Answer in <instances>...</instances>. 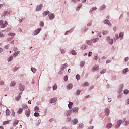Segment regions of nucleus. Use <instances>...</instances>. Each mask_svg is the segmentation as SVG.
<instances>
[{
    "label": "nucleus",
    "mask_w": 129,
    "mask_h": 129,
    "mask_svg": "<svg viewBox=\"0 0 129 129\" xmlns=\"http://www.w3.org/2000/svg\"><path fill=\"white\" fill-rule=\"evenodd\" d=\"M30 113H31V110L30 109H28L25 111V114L27 117H29V116H30Z\"/></svg>",
    "instance_id": "nucleus-4"
},
{
    "label": "nucleus",
    "mask_w": 129,
    "mask_h": 129,
    "mask_svg": "<svg viewBox=\"0 0 129 129\" xmlns=\"http://www.w3.org/2000/svg\"><path fill=\"white\" fill-rule=\"evenodd\" d=\"M73 86V85H72V84H69L68 86H67V88L69 89H71V88H72Z\"/></svg>",
    "instance_id": "nucleus-25"
},
{
    "label": "nucleus",
    "mask_w": 129,
    "mask_h": 129,
    "mask_svg": "<svg viewBox=\"0 0 129 129\" xmlns=\"http://www.w3.org/2000/svg\"><path fill=\"white\" fill-rule=\"evenodd\" d=\"M22 112H23V109L22 108H20L18 111H17V113L18 114H21V113H22Z\"/></svg>",
    "instance_id": "nucleus-26"
},
{
    "label": "nucleus",
    "mask_w": 129,
    "mask_h": 129,
    "mask_svg": "<svg viewBox=\"0 0 129 129\" xmlns=\"http://www.w3.org/2000/svg\"><path fill=\"white\" fill-rule=\"evenodd\" d=\"M41 30H42L41 28H38L37 30H36L34 32V36H36V35H38L40 32H41Z\"/></svg>",
    "instance_id": "nucleus-7"
},
{
    "label": "nucleus",
    "mask_w": 129,
    "mask_h": 129,
    "mask_svg": "<svg viewBox=\"0 0 129 129\" xmlns=\"http://www.w3.org/2000/svg\"><path fill=\"white\" fill-rule=\"evenodd\" d=\"M104 23L106 25H108L109 26V27H111V23H110V22H109V20H105Z\"/></svg>",
    "instance_id": "nucleus-6"
},
{
    "label": "nucleus",
    "mask_w": 129,
    "mask_h": 129,
    "mask_svg": "<svg viewBox=\"0 0 129 129\" xmlns=\"http://www.w3.org/2000/svg\"><path fill=\"white\" fill-rule=\"evenodd\" d=\"M73 105V103L72 102H70L68 104V107L70 108V109H71L72 108V105Z\"/></svg>",
    "instance_id": "nucleus-17"
},
{
    "label": "nucleus",
    "mask_w": 129,
    "mask_h": 129,
    "mask_svg": "<svg viewBox=\"0 0 129 129\" xmlns=\"http://www.w3.org/2000/svg\"><path fill=\"white\" fill-rule=\"evenodd\" d=\"M11 114V111H10V110L7 109L6 110V115L7 116H9Z\"/></svg>",
    "instance_id": "nucleus-16"
},
{
    "label": "nucleus",
    "mask_w": 129,
    "mask_h": 129,
    "mask_svg": "<svg viewBox=\"0 0 129 129\" xmlns=\"http://www.w3.org/2000/svg\"><path fill=\"white\" fill-rule=\"evenodd\" d=\"M57 99H58V98H51L49 100V103H54V102H56V101H57Z\"/></svg>",
    "instance_id": "nucleus-5"
},
{
    "label": "nucleus",
    "mask_w": 129,
    "mask_h": 129,
    "mask_svg": "<svg viewBox=\"0 0 129 129\" xmlns=\"http://www.w3.org/2000/svg\"><path fill=\"white\" fill-rule=\"evenodd\" d=\"M67 66H68V64H67V63H64L62 66V68H61V69H62V70H64V69H65V68H66V67H67Z\"/></svg>",
    "instance_id": "nucleus-32"
},
{
    "label": "nucleus",
    "mask_w": 129,
    "mask_h": 129,
    "mask_svg": "<svg viewBox=\"0 0 129 129\" xmlns=\"http://www.w3.org/2000/svg\"><path fill=\"white\" fill-rule=\"evenodd\" d=\"M13 60V56H10V57L8 58V62H11Z\"/></svg>",
    "instance_id": "nucleus-40"
},
{
    "label": "nucleus",
    "mask_w": 129,
    "mask_h": 129,
    "mask_svg": "<svg viewBox=\"0 0 129 129\" xmlns=\"http://www.w3.org/2000/svg\"><path fill=\"white\" fill-rule=\"evenodd\" d=\"M0 37H5V35L3 34V33L0 32Z\"/></svg>",
    "instance_id": "nucleus-57"
},
{
    "label": "nucleus",
    "mask_w": 129,
    "mask_h": 129,
    "mask_svg": "<svg viewBox=\"0 0 129 129\" xmlns=\"http://www.w3.org/2000/svg\"><path fill=\"white\" fill-rule=\"evenodd\" d=\"M81 7H82V4L80 3L78 6L79 10V9H80V8H81Z\"/></svg>",
    "instance_id": "nucleus-52"
},
{
    "label": "nucleus",
    "mask_w": 129,
    "mask_h": 129,
    "mask_svg": "<svg viewBox=\"0 0 129 129\" xmlns=\"http://www.w3.org/2000/svg\"><path fill=\"white\" fill-rule=\"evenodd\" d=\"M93 128H94V127L93 126L89 127V129H93Z\"/></svg>",
    "instance_id": "nucleus-64"
},
{
    "label": "nucleus",
    "mask_w": 129,
    "mask_h": 129,
    "mask_svg": "<svg viewBox=\"0 0 129 129\" xmlns=\"http://www.w3.org/2000/svg\"><path fill=\"white\" fill-rule=\"evenodd\" d=\"M124 60H125V62H127V61H128V60H129V58L127 57L125 58Z\"/></svg>",
    "instance_id": "nucleus-62"
},
{
    "label": "nucleus",
    "mask_w": 129,
    "mask_h": 129,
    "mask_svg": "<svg viewBox=\"0 0 129 129\" xmlns=\"http://www.w3.org/2000/svg\"><path fill=\"white\" fill-rule=\"evenodd\" d=\"M19 54H20V51H17L16 52H15L13 56L14 57H17V56H18V55H19Z\"/></svg>",
    "instance_id": "nucleus-31"
},
{
    "label": "nucleus",
    "mask_w": 129,
    "mask_h": 129,
    "mask_svg": "<svg viewBox=\"0 0 129 129\" xmlns=\"http://www.w3.org/2000/svg\"><path fill=\"white\" fill-rule=\"evenodd\" d=\"M99 69V66L98 65H96L93 67V71H96V70H98Z\"/></svg>",
    "instance_id": "nucleus-11"
},
{
    "label": "nucleus",
    "mask_w": 129,
    "mask_h": 129,
    "mask_svg": "<svg viewBox=\"0 0 129 129\" xmlns=\"http://www.w3.org/2000/svg\"><path fill=\"white\" fill-rule=\"evenodd\" d=\"M80 92H81V91H80L79 90H78L76 92V94H77V95H79V94H80Z\"/></svg>",
    "instance_id": "nucleus-46"
},
{
    "label": "nucleus",
    "mask_w": 129,
    "mask_h": 129,
    "mask_svg": "<svg viewBox=\"0 0 129 129\" xmlns=\"http://www.w3.org/2000/svg\"><path fill=\"white\" fill-rule=\"evenodd\" d=\"M22 93H20L19 95H18L15 98V99L16 100H17V101H19V100H20V99L21 98V94H22Z\"/></svg>",
    "instance_id": "nucleus-14"
},
{
    "label": "nucleus",
    "mask_w": 129,
    "mask_h": 129,
    "mask_svg": "<svg viewBox=\"0 0 129 129\" xmlns=\"http://www.w3.org/2000/svg\"><path fill=\"white\" fill-rule=\"evenodd\" d=\"M73 112H77V111H78V108L75 107V108H73Z\"/></svg>",
    "instance_id": "nucleus-30"
},
{
    "label": "nucleus",
    "mask_w": 129,
    "mask_h": 129,
    "mask_svg": "<svg viewBox=\"0 0 129 129\" xmlns=\"http://www.w3.org/2000/svg\"><path fill=\"white\" fill-rule=\"evenodd\" d=\"M106 40L107 42H108V43L110 44V45H112L113 44V39H111L110 37L109 36L107 37Z\"/></svg>",
    "instance_id": "nucleus-1"
},
{
    "label": "nucleus",
    "mask_w": 129,
    "mask_h": 129,
    "mask_svg": "<svg viewBox=\"0 0 129 129\" xmlns=\"http://www.w3.org/2000/svg\"><path fill=\"white\" fill-rule=\"evenodd\" d=\"M58 88V86H57V84H55L54 86H53V90H56Z\"/></svg>",
    "instance_id": "nucleus-33"
},
{
    "label": "nucleus",
    "mask_w": 129,
    "mask_h": 129,
    "mask_svg": "<svg viewBox=\"0 0 129 129\" xmlns=\"http://www.w3.org/2000/svg\"><path fill=\"white\" fill-rule=\"evenodd\" d=\"M123 37V33L120 32L119 33V38H120V39L121 40Z\"/></svg>",
    "instance_id": "nucleus-29"
},
{
    "label": "nucleus",
    "mask_w": 129,
    "mask_h": 129,
    "mask_svg": "<svg viewBox=\"0 0 129 129\" xmlns=\"http://www.w3.org/2000/svg\"><path fill=\"white\" fill-rule=\"evenodd\" d=\"M22 108L24 109H27L28 108V106L27 105V104H23L22 105Z\"/></svg>",
    "instance_id": "nucleus-27"
},
{
    "label": "nucleus",
    "mask_w": 129,
    "mask_h": 129,
    "mask_svg": "<svg viewBox=\"0 0 129 129\" xmlns=\"http://www.w3.org/2000/svg\"><path fill=\"white\" fill-rule=\"evenodd\" d=\"M106 72V69H104L100 71L101 74H103L104 73H105Z\"/></svg>",
    "instance_id": "nucleus-28"
},
{
    "label": "nucleus",
    "mask_w": 129,
    "mask_h": 129,
    "mask_svg": "<svg viewBox=\"0 0 129 129\" xmlns=\"http://www.w3.org/2000/svg\"><path fill=\"white\" fill-rule=\"evenodd\" d=\"M50 14V11L47 10L44 12V13L42 14L43 17H45L47 16V15H49Z\"/></svg>",
    "instance_id": "nucleus-9"
},
{
    "label": "nucleus",
    "mask_w": 129,
    "mask_h": 129,
    "mask_svg": "<svg viewBox=\"0 0 129 129\" xmlns=\"http://www.w3.org/2000/svg\"><path fill=\"white\" fill-rule=\"evenodd\" d=\"M42 8H43V5L42 4H40L39 5H38L36 7V12H39V11H41V9H42Z\"/></svg>",
    "instance_id": "nucleus-3"
},
{
    "label": "nucleus",
    "mask_w": 129,
    "mask_h": 129,
    "mask_svg": "<svg viewBox=\"0 0 129 129\" xmlns=\"http://www.w3.org/2000/svg\"><path fill=\"white\" fill-rule=\"evenodd\" d=\"M31 71H32V72H33V73H36V69L34 68H31Z\"/></svg>",
    "instance_id": "nucleus-42"
},
{
    "label": "nucleus",
    "mask_w": 129,
    "mask_h": 129,
    "mask_svg": "<svg viewBox=\"0 0 129 129\" xmlns=\"http://www.w3.org/2000/svg\"><path fill=\"white\" fill-rule=\"evenodd\" d=\"M9 11H6L4 12V15L5 16H6V15H9Z\"/></svg>",
    "instance_id": "nucleus-51"
},
{
    "label": "nucleus",
    "mask_w": 129,
    "mask_h": 129,
    "mask_svg": "<svg viewBox=\"0 0 129 129\" xmlns=\"http://www.w3.org/2000/svg\"><path fill=\"white\" fill-rule=\"evenodd\" d=\"M44 22L41 21L40 22V27H44Z\"/></svg>",
    "instance_id": "nucleus-39"
},
{
    "label": "nucleus",
    "mask_w": 129,
    "mask_h": 129,
    "mask_svg": "<svg viewBox=\"0 0 129 129\" xmlns=\"http://www.w3.org/2000/svg\"><path fill=\"white\" fill-rule=\"evenodd\" d=\"M85 64V62H84V61H81L80 63L81 67H84Z\"/></svg>",
    "instance_id": "nucleus-36"
},
{
    "label": "nucleus",
    "mask_w": 129,
    "mask_h": 129,
    "mask_svg": "<svg viewBox=\"0 0 129 129\" xmlns=\"http://www.w3.org/2000/svg\"><path fill=\"white\" fill-rule=\"evenodd\" d=\"M128 124H129V121H126L125 122V125L126 126H127V125H128Z\"/></svg>",
    "instance_id": "nucleus-48"
},
{
    "label": "nucleus",
    "mask_w": 129,
    "mask_h": 129,
    "mask_svg": "<svg viewBox=\"0 0 129 129\" xmlns=\"http://www.w3.org/2000/svg\"><path fill=\"white\" fill-rule=\"evenodd\" d=\"M105 5H103L101 7V8L100 9L101 10H104V9H105Z\"/></svg>",
    "instance_id": "nucleus-44"
},
{
    "label": "nucleus",
    "mask_w": 129,
    "mask_h": 129,
    "mask_svg": "<svg viewBox=\"0 0 129 129\" xmlns=\"http://www.w3.org/2000/svg\"><path fill=\"white\" fill-rule=\"evenodd\" d=\"M73 3H77V2H80V0H72Z\"/></svg>",
    "instance_id": "nucleus-58"
},
{
    "label": "nucleus",
    "mask_w": 129,
    "mask_h": 129,
    "mask_svg": "<svg viewBox=\"0 0 129 129\" xmlns=\"http://www.w3.org/2000/svg\"><path fill=\"white\" fill-rule=\"evenodd\" d=\"M34 116H36V117H38V116H39V113L38 112H35L34 114Z\"/></svg>",
    "instance_id": "nucleus-45"
},
{
    "label": "nucleus",
    "mask_w": 129,
    "mask_h": 129,
    "mask_svg": "<svg viewBox=\"0 0 129 129\" xmlns=\"http://www.w3.org/2000/svg\"><path fill=\"white\" fill-rule=\"evenodd\" d=\"M92 40V43H96L97 41H98V38L94 39H91Z\"/></svg>",
    "instance_id": "nucleus-23"
},
{
    "label": "nucleus",
    "mask_w": 129,
    "mask_h": 129,
    "mask_svg": "<svg viewBox=\"0 0 129 129\" xmlns=\"http://www.w3.org/2000/svg\"><path fill=\"white\" fill-rule=\"evenodd\" d=\"M81 49H82L83 50H85V49H86V46L85 45H84V46L81 47Z\"/></svg>",
    "instance_id": "nucleus-59"
},
{
    "label": "nucleus",
    "mask_w": 129,
    "mask_h": 129,
    "mask_svg": "<svg viewBox=\"0 0 129 129\" xmlns=\"http://www.w3.org/2000/svg\"><path fill=\"white\" fill-rule=\"evenodd\" d=\"M83 86H84V87H85V86H89V83H88V82H85L83 84Z\"/></svg>",
    "instance_id": "nucleus-21"
},
{
    "label": "nucleus",
    "mask_w": 129,
    "mask_h": 129,
    "mask_svg": "<svg viewBox=\"0 0 129 129\" xmlns=\"http://www.w3.org/2000/svg\"><path fill=\"white\" fill-rule=\"evenodd\" d=\"M86 44H88V45H91L92 44V40H87Z\"/></svg>",
    "instance_id": "nucleus-22"
},
{
    "label": "nucleus",
    "mask_w": 129,
    "mask_h": 129,
    "mask_svg": "<svg viewBox=\"0 0 129 129\" xmlns=\"http://www.w3.org/2000/svg\"><path fill=\"white\" fill-rule=\"evenodd\" d=\"M108 33V31H103L102 32L103 35H107Z\"/></svg>",
    "instance_id": "nucleus-37"
},
{
    "label": "nucleus",
    "mask_w": 129,
    "mask_h": 129,
    "mask_svg": "<svg viewBox=\"0 0 129 129\" xmlns=\"http://www.w3.org/2000/svg\"><path fill=\"white\" fill-rule=\"evenodd\" d=\"M129 90H124V94H128Z\"/></svg>",
    "instance_id": "nucleus-38"
},
{
    "label": "nucleus",
    "mask_w": 129,
    "mask_h": 129,
    "mask_svg": "<svg viewBox=\"0 0 129 129\" xmlns=\"http://www.w3.org/2000/svg\"><path fill=\"white\" fill-rule=\"evenodd\" d=\"M122 123V120H119L117 121L116 125L115 126V128H118L120 125H121V124Z\"/></svg>",
    "instance_id": "nucleus-2"
},
{
    "label": "nucleus",
    "mask_w": 129,
    "mask_h": 129,
    "mask_svg": "<svg viewBox=\"0 0 129 129\" xmlns=\"http://www.w3.org/2000/svg\"><path fill=\"white\" fill-rule=\"evenodd\" d=\"M67 121H68V122L71 121V117H68V118H67Z\"/></svg>",
    "instance_id": "nucleus-60"
},
{
    "label": "nucleus",
    "mask_w": 129,
    "mask_h": 129,
    "mask_svg": "<svg viewBox=\"0 0 129 129\" xmlns=\"http://www.w3.org/2000/svg\"><path fill=\"white\" fill-rule=\"evenodd\" d=\"M64 81H67V80H68V77L67 76H64Z\"/></svg>",
    "instance_id": "nucleus-50"
},
{
    "label": "nucleus",
    "mask_w": 129,
    "mask_h": 129,
    "mask_svg": "<svg viewBox=\"0 0 129 129\" xmlns=\"http://www.w3.org/2000/svg\"><path fill=\"white\" fill-rule=\"evenodd\" d=\"M123 74H125V73H126V72H128V68H126L125 69H124L122 71Z\"/></svg>",
    "instance_id": "nucleus-24"
},
{
    "label": "nucleus",
    "mask_w": 129,
    "mask_h": 129,
    "mask_svg": "<svg viewBox=\"0 0 129 129\" xmlns=\"http://www.w3.org/2000/svg\"><path fill=\"white\" fill-rule=\"evenodd\" d=\"M84 126L83 125V124H80L79 125V127H80V128H83Z\"/></svg>",
    "instance_id": "nucleus-55"
},
{
    "label": "nucleus",
    "mask_w": 129,
    "mask_h": 129,
    "mask_svg": "<svg viewBox=\"0 0 129 129\" xmlns=\"http://www.w3.org/2000/svg\"><path fill=\"white\" fill-rule=\"evenodd\" d=\"M112 125V124H111V123H109V124H108L107 125L106 127H107V128H110V127H111Z\"/></svg>",
    "instance_id": "nucleus-35"
},
{
    "label": "nucleus",
    "mask_w": 129,
    "mask_h": 129,
    "mask_svg": "<svg viewBox=\"0 0 129 129\" xmlns=\"http://www.w3.org/2000/svg\"><path fill=\"white\" fill-rule=\"evenodd\" d=\"M108 102H111V98H109L108 99Z\"/></svg>",
    "instance_id": "nucleus-63"
},
{
    "label": "nucleus",
    "mask_w": 129,
    "mask_h": 129,
    "mask_svg": "<svg viewBox=\"0 0 129 129\" xmlns=\"http://www.w3.org/2000/svg\"><path fill=\"white\" fill-rule=\"evenodd\" d=\"M97 8L96 7L92 8V9H91L90 12H92V11H94V10H97Z\"/></svg>",
    "instance_id": "nucleus-47"
},
{
    "label": "nucleus",
    "mask_w": 129,
    "mask_h": 129,
    "mask_svg": "<svg viewBox=\"0 0 129 129\" xmlns=\"http://www.w3.org/2000/svg\"><path fill=\"white\" fill-rule=\"evenodd\" d=\"M18 123H19V120H16L14 121V122L13 123V126H16V125H17V124H18Z\"/></svg>",
    "instance_id": "nucleus-19"
},
{
    "label": "nucleus",
    "mask_w": 129,
    "mask_h": 129,
    "mask_svg": "<svg viewBox=\"0 0 129 129\" xmlns=\"http://www.w3.org/2000/svg\"><path fill=\"white\" fill-rule=\"evenodd\" d=\"M9 45H7L5 46V49H6V50H8V49H9Z\"/></svg>",
    "instance_id": "nucleus-61"
},
{
    "label": "nucleus",
    "mask_w": 129,
    "mask_h": 129,
    "mask_svg": "<svg viewBox=\"0 0 129 129\" xmlns=\"http://www.w3.org/2000/svg\"><path fill=\"white\" fill-rule=\"evenodd\" d=\"M8 25V22L5 21L4 24L2 23V25L1 26V28H5L6 26Z\"/></svg>",
    "instance_id": "nucleus-15"
},
{
    "label": "nucleus",
    "mask_w": 129,
    "mask_h": 129,
    "mask_svg": "<svg viewBox=\"0 0 129 129\" xmlns=\"http://www.w3.org/2000/svg\"><path fill=\"white\" fill-rule=\"evenodd\" d=\"M72 54L74 55V56H76V55L77 54L76 52L74 50H73L72 51Z\"/></svg>",
    "instance_id": "nucleus-43"
},
{
    "label": "nucleus",
    "mask_w": 129,
    "mask_h": 129,
    "mask_svg": "<svg viewBox=\"0 0 129 129\" xmlns=\"http://www.w3.org/2000/svg\"><path fill=\"white\" fill-rule=\"evenodd\" d=\"M118 39V34L115 35V38L114 39V40H117Z\"/></svg>",
    "instance_id": "nucleus-54"
},
{
    "label": "nucleus",
    "mask_w": 129,
    "mask_h": 129,
    "mask_svg": "<svg viewBox=\"0 0 129 129\" xmlns=\"http://www.w3.org/2000/svg\"><path fill=\"white\" fill-rule=\"evenodd\" d=\"M5 84V82L4 81H1L0 85H4Z\"/></svg>",
    "instance_id": "nucleus-53"
},
{
    "label": "nucleus",
    "mask_w": 129,
    "mask_h": 129,
    "mask_svg": "<svg viewBox=\"0 0 129 129\" xmlns=\"http://www.w3.org/2000/svg\"><path fill=\"white\" fill-rule=\"evenodd\" d=\"M39 107H38V106H36L35 107V111H39Z\"/></svg>",
    "instance_id": "nucleus-49"
},
{
    "label": "nucleus",
    "mask_w": 129,
    "mask_h": 129,
    "mask_svg": "<svg viewBox=\"0 0 129 129\" xmlns=\"http://www.w3.org/2000/svg\"><path fill=\"white\" fill-rule=\"evenodd\" d=\"M19 86H20V90H21L22 91H24V85H22V84H20Z\"/></svg>",
    "instance_id": "nucleus-18"
},
{
    "label": "nucleus",
    "mask_w": 129,
    "mask_h": 129,
    "mask_svg": "<svg viewBox=\"0 0 129 129\" xmlns=\"http://www.w3.org/2000/svg\"><path fill=\"white\" fill-rule=\"evenodd\" d=\"M10 123V121H5L3 122V125H6V124H9Z\"/></svg>",
    "instance_id": "nucleus-20"
},
{
    "label": "nucleus",
    "mask_w": 129,
    "mask_h": 129,
    "mask_svg": "<svg viewBox=\"0 0 129 129\" xmlns=\"http://www.w3.org/2000/svg\"><path fill=\"white\" fill-rule=\"evenodd\" d=\"M61 54H64L65 50L62 49H61Z\"/></svg>",
    "instance_id": "nucleus-56"
},
{
    "label": "nucleus",
    "mask_w": 129,
    "mask_h": 129,
    "mask_svg": "<svg viewBox=\"0 0 129 129\" xmlns=\"http://www.w3.org/2000/svg\"><path fill=\"white\" fill-rule=\"evenodd\" d=\"M76 78L77 80H79L80 79V76L79 75H77L76 76Z\"/></svg>",
    "instance_id": "nucleus-41"
},
{
    "label": "nucleus",
    "mask_w": 129,
    "mask_h": 129,
    "mask_svg": "<svg viewBox=\"0 0 129 129\" xmlns=\"http://www.w3.org/2000/svg\"><path fill=\"white\" fill-rule=\"evenodd\" d=\"M105 115H107V116H108V115H109V109H108V108H106L105 109Z\"/></svg>",
    "instance_id": "nucleus-10"
},
{
    "label": "nucleus",
    "mask_w": 129,
    "mask_h": 129,
    "mask_svg": "<svg viewBox=\"0 0 129 129\" xmlns=\"http://www.w3.org/2000/svg\"><path fill=\"white\" fill-rule=\"evenodd\" d=\"M8 35L10 37H12V38H14V37H15V36H16V33H8Z\"/></svg>",
    "instance_id": "nucleus-13"
},
{
    "label": "nucleus",
    "mask_w": 129,
    "mask_h": 129,
    "mask_svg": "<svg viewBox=\"0 0 129 129\" xmlns=\"http://www.w3.org/2000/svg\"><path fill=\"white\" fill-rule=\"evenodd\" d=\"M73 125H74L75 124H77V123H78V120H77V119H74L73 121Z\"/></svg>",
    "instance_id": "nucleus-12"
},
{
    "label": "nucleus",
    "mask_w": 129,
    "mask_h": 129,
    "mask_svg": "<svg viewBox=\"0 0 129 129\" xmlns=\"http://www.w3.org/2000/svg\"><path fill=\"white\" fill-rule=\"evenodd\" d=\"M48 17H49L50 20H53V19H54V18H55V15H54V14H53V13H50L49 14Z\"/></svg>",
    "instance_id": "nucleus-8"
},
{
    "label": "nucleus",
    "mask_w": 129,
    "mask_h": 129,
    "mask_svg": "<svg viewBox=\"0 0 129 129\" xmlns=\"http://www.w3.org/2000/svg\"><path fill=\"white\" fill-rule=\"evenodd\" d=\"M10 85L11 86H15V85H16V82H15V81L11 82Z\"/></svg>",
    "instance_id": "nucleus-34"
}]
</instances>
